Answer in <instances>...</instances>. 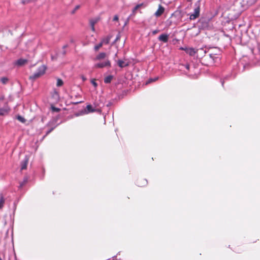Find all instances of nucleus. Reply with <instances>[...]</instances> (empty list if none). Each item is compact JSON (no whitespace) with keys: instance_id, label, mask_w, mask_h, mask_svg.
<instances>
[{"instance_id":"obj_1","label":"nucleus","mask_w":260,"mask_h":260,"mask_svg":"<svg viewBox=\"0 0 260 260\" xmlns=\"http://www.w3.org/2000/svg\"><path fill=\"white\" fill-rule=\"evenodd\" d=\"M46 67L44 65L41 66L38 69L37 71L34 73L32 76L29 77V79L34 80L43 75L45 73Z\"/></svg>"},{"instance_id":"obj_2","label":"nucleus","mask_w":260,"mask_h":260,"mask_svg":"<svg viewBox=\"0 0 260 260\" xmlns=\"http://www.w3.org/2000/svg\"><path fill=\"white\" fill-rule=\"evenodd\" d=\"M196 8L194 10V12L192 14L190 15L189 19L190 20H195L197 18H198L200 16V2H198L197 3L195 4Z\"/></svg>"},{"instance_id":"obj_3","label":"nucleus","mask_w":260,"mask_h":260,"mask_svg":"<svg viewBox=\"0 0 260 260\" xmlns=\"http://www.w3.org/2000/svg\"><path fill=\"white\" fill-rule=\"evenodd\" d=\"M94 68H104L105 67H111V62L109 59H106L104 61L95 63L94 65Z\"/></svg>"},{"instance_id":"obj_4","label":"nucleus","mask_w":260,"mask_h":260,"mask_svg":"<svg viewBox=\"0 0 260 260\" xmlns=\"http://www.w3.org/2000/svg\"><path fill=\"white\" fill-rule=\"evenodd\" d=\"M29 159V156L25 155L24 160L21 161V164H20V167H21L20 170L21 171L27 169Z\"/></svg>"},{"instance_id":"obj_5","label":"nucleus","mask_w":260,"mask_h":260,"mask_svg":"<svg viewBox=\"0 0 260 260\" xmlns=\"http://www.w3.org/2000/svg\"><path fill=\"white\" fill-rule=\"evenodd\" d=\"M147 180L142 177L138 178L137 180L136 184L138 186L144 187L147 184Z\"/></svg>"},{"instance_id":"obj_6","label":"nucleus","mask_w":260,"mask_h":260,"mask_svg":"<svg viewBox=\"0 0 260 260\" xmlns=\"http://www.w3.org/2000/svg\"><path fill=\"white\" fill-rule=\"evenodd\" d=\"M165 12V8L160 5H159L157 10L155 13L156 17L160 16Z\"/></svg>"},{"instance_id":"obj_7","label":"nucleus","mask_w":260,"mask_h":260,"mask_svg":"<svg viewBox=\"0 0 260 260\" xmlns=\"http://www.w3.org/2000/svg\"><path fill=\"white\" fill-rule=\"evenodd\" d=\"M158 40L164 43H167L169 40V35L163 34L160 35L158 37Z\"/></svg>"},{"instance_id":"obj_8","label":"nucleus","mask_w":260,"mask_h":260,"mask_svg":"<svg viewBox=\"0 0 260 260\" xmlns=\"http://www.w3.org/2000/svg\"><path fill=\"white\" fill-rule=\"evenodd\" d=\"M107 55L105 52H101L93 59L94 61L101 60L106 58Z\"/></svg>"},{"instance_id":"obj_9","label":"nucleus","mask_w":260,"mask_h":260,"mask_svg":"<svg viewBox=\"0 0 260 260\" xmlns=\"http://www.w3.org/2000/svg\"><path fill=\"white\" fill-rule=\"evenodd\" d=\"M209 22V19H206L204 18H201L199 20V22L202 24V27H207Z\"/></svg>"},{"instance_id":"obj_10","label":"nucleus","mask_w":260,"mask_h":260,"mask_svg":"<svg viewBox=\"0 0 260 260\" xmlns=\"http://www.w3.org/2000/svg\"><path fill=\"white\" fill-rule=\"evenodd\" d=\"M117 62L118 66L121 68H122L123 67H127L129 66L128 62H125L122 60H117Z\"/></svg>"},{"instance_id":"obj_11","label":"nucleus","mask_w":260,"mask_h":260,"mask_svg":"<svg viewBox=\"0 0 260 260\" xmlns=\"http://www.w3.org/2000/svg\"><path fill=\"white\" fill-rule=\"evenodd\" d=\"M99 18H95L90 20V24L91 27V29L93 31L95 30L94 25L99 21Z\"/></svg>"},{"instance_id":"obj_12","label":"nucleus","mask_w":260,"mask_h":260,"mask_svg":"<svg viewBox=\"0 0 260 260\" xmlns=\"http://www.w3.org/2000/svg\"><path fill=\"white\" fill-rule=\"evenodd\" d=\"M112 36L111 35H109L107 36L106 38H103L101 42L103 44H108L109 43L111 39L112 38Z\"/></svg>"},{"instance_id":"obj_13","label":"nucleus","mask_w":260,"mask_h":260,"mask_svg":"<svg viewBox=\"0 0 260 260\" xmlns=\"http://www.w3.org/2000/svg\"><path fill=\"white\" fill-rule=\"evenodd\" d=\"M197 51L198 50H196L193 48H189L187 50V53L190 56H193L197 52Z\"/></svg>"},{"instance_id":"obj_14","label":"nucleus","mask_w":260,"mask_h":260,"mask_svg":"<svg viewBox=\"0 0 260 260\" xmlns=\"http://www.w3.org/2000/svg\"><path fill=\"white\" fill-rule=\"evenodd\" d=\"M143 4L142 3V4H138L132 10V14L131 15V16H135L136 14V12L138 10V9H139L140 7H141L142 6H143Z\"/></svg>"},{"instance_id":"obj_15","label":"nucleus","mask_w":260,"mask_h":260,"mask_svg":"<svg viewBox=\"0 0 260 260\" xmlns=\"http://www.w3.org/2000/svg\"><path fill=\"white\" fill-rule=\"evenodd\" d=\"M10 111V109L0 108V116H4L7 114Z\"/></svg>"},{"instance_id":"obj_16","label":"nucleus","mask_w":260,"mask_h":260,"mask_svg":"<svg viewBox=\"0 0 260 260\" xmlns=\"http://www.w3.org/2000/svg\"><path fill=\"white\" fill-rule=\"evenodd\" d=\"M27 62V60L25 59H19L17 61L16 64L18 66H23Z\"/></svg>"},{"instance_id":"obj_17","label":"nucleus","mask_w":260,"mask_h":260,"mask_svg":"<svg viewBox=\"0 0 260 260\" xmlns=\"http://www.w3.org/2000/svg\"><path fill=\"white\" fill-rule=\"evenodd\" d=\"M113 79V76L111 75L108 76L105 78L104 82L105 83H110Z\"/></svg>"},{"instance_id":"obj_18","label":"nucleus","mask_w":260,"mask_h":260,"mask_svg":"<svg viewBox=\"0 0 260 260\" xmlns=\"http://www.w3.org/2000/svg\"><path fill=\"white\" fill-rule=\"evenodd\" d=\"M5 199L2 194H1L0 196V209H2L3 206L4 204L5 203Z\"/></svg>"},{"instance_id":"obj_19","label":"nucleus","mask_w":260,"mask_h":260,"mask_svg":"<svg viewBox=\"0 0 260 260\" xmlns=\"http://www.w3.org/2000/svg\"><path fill=\"white\" fill-rule=\"evenodd\" d=\"M63 81L61 79L58 78L57 79L56 86L58 87H60V86H61L62 85H63Z\"/></svg>"},{"instance_id":"obj_20","label":"nucleus","mask_w":260,"mask_h":260,"mask_svg":"<svg viewBox=\"0 0 260 260\" xmlns=\"http://www.w3.org/2000/svg\"><path fill=\"white\" fill-rule=\"evenodd\" d=\"M16 118L17 120H18L19 121H20L22 123H24L26 121L25 119L20 115L17 116Z\"/></svg>"},{"instance_id":"obj_21","label":"nucleus","mask_w":260,"mask_h":260,"mask_svg":"<svg viewBox=\"0 0 260 260\" xmlns=\"http://www.w3.org/2000/svg\"><path fill=\"white\" fill-rule=\"evenodd\" d=\"M103 44L101 42L99 44L95 45L94 47V50L95 51H98L100 48H101L103 46Z\"/></svg>"},{"instance_id":"obj_22","label":"nucleus","mask_w":260,"mask_h":260,"mask_svg":"<svg viewBox=\"0 0 260 260\" xmlns=\"http://www.w3.org/2000/svg\"><path fill=\"white\" fill-rule=\"evenodd\" d=\"M9 79L7 77H2L1 79V81L3 84H6L8 83Z\"/></svg>"},{"instance_id":"obj_23","label":"nucleus","mask_w":260,"mask_h":260,"mask_svg":"<svg viewBox=\"0 0 260 260\" xmlns=\"http://www.w3.org/2000/svg\"><path fill=\"white\" fill-rule=\"evenodd\" d=\"M86 109L89 112H93L94 111V110L93 109L91 105H88L86 106Z\"/></svg>"},{"instance_id":"obj_24","label":"nucleus","mask_w":260,"mask_h":260,"mask_svg":"<svg viewBox=\"0 0 260 260\" xmlns=\"http://www.w3.org/2000/svg\"><path fill=\"white\" fill-rule=\"evenodd\" d=\"M51 109H52V111L56 112H58L60 111V109L59 108H56L54 106L51 107Z\"/></svg>"},{"instance_id":"obj_25","label":"nucleus","mask_w":260,"mask_h":260,"mask_svg":"<svg viewBox=\"0 0 260 260\" xmlns=\"http://www.w3.org/2000/svg\"><path fill=\"white\" fill-rule=\"evenodd\" d=\"M120 32H119L117 35V37L115 40V41H114L113 43H115L116 42H117L118 41H119L120 39Z\"/></svg>"},{"instance_id":"obj_26","label":"nucleus","mask_w":260,"mask_h":260,"mask_svg":"<svg viewBox=\"0 0 260 260\" xmlns=\"http://www.w3.org/2000/svg\"><path fill=\"white\" fill-rule=\"evenodd\" d=\"M91 83L92 84V85L95 87H96L97 86H98V84L96 83V80L95 79H92L91 81Z\"/></svg>"},{"instance_id":"obj_27","label":"nucleus","mask_w":260,"mask_h":260,"mask_svg":"<svg viewBox=\"0 0 260 260\" xmlns=\"http://www.w3.org/2000/svg\"><path fill=\"white\" fill-rule=\"evenodd\" d=\"M54 129V127L51 128L49 130H48L45 135V136L49 135L53 129Z\"/></svg>"},{"instance_id":"obj_28","label":"nucleus","mask_w":260,"mask_h":260,"mask_svg":"<svg viewBox=\"0 0 260 260\" xmlns=\"http://www.w3.org/2000/svg\"><path fill=\"white\" fill-rule=\"evenodd\" d=\"M189 48H184V47H180V49L181 50H184L187 53V50Z\"/></svg>"},{"instance_id":"obj_29","label":"nucleus","mask_w":260,"mask_h":260,"mask_svg":"<svg viewBox=\"0 0 260 260\" xmlns=\"http://www.w3.org/2000/svg\"><path fill=\"white\" fill-rule=\"evenodd\" d=\"M159 31V30L158 29H155L152 31V34L154 35L158 33Z\"/></svg>"},{"instance_id":"obj_30","label":"nucleus","mask_w":260,"mask_h":260,"mask_svg":"<svg viewBox=\"0 0 260 260\" xmlns=\"http://www.w3.org/2000/svg\"><path fill=\"white\" fill-rule=\"evenodd\" d=\"M80 8V6L78 5V6H76V7L75 8V9L73 11V13H74L77 10H78L79 8Z\"/></svg>"},{"instance_id":"obj_31","label":"nucleus","mask_w":260,"mask_h":260,"mask_svg":"<svg viewBox=\"0 0 260 260\" xmlns=\"http://www.w3.org/2000/svg\"><path fill=\"white\" fill-rule=\"evenodd\" d=\"M118 17L117 15L114 16L113 18V21H118Z\"/></svg>"},{"instance_id":"obj_32","label":"nucleus","mask_w":260,"mask_h":260,"mask_svg":"<svg viewBox=\"0 0 260 260\" xmlns=\"http://www.w3.org/2000/svg\"><path fill=\"white\" fill-rule=\"evenodd\" d=\"M4 96H2L1 97H0V102L2 101H4Z\"/></svg>"},{"instance_id":"obj_33","label":"nucleus","mask_w":260,"mask_h":260,"mask_svg":"<svg viewBox=\"0 0 260 260\" xmlns=\"http://www.w3.org/2000/svg\"><path fill=\"white\" fill-rule=\"evenodd\" d=\"M81 103H82V102H77L75 103L74 104L76 105V104H78Z\"/></svg>"},{"instance_id":"obj_34","label":"nucleus","mask_w":260,"mask_h":260,"mask_svg":"<svg viewBox=\"0 0 260 260\" xmlns=\"http://www.w3.org/2000/svg\"><path fill=\"white\" fill-rule=\"evenodd\" d=\"M186 68L187 69H189V65H186Z\"/></svg>"}]
</instances>
